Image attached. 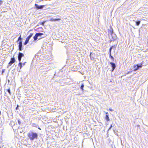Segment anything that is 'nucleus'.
<instances>
[{"mask_svg": "<svg viewBox=\"0 0 148 148\" xmlns=\"http://www.w3.org/2000/svg\"><path fill=\"white\" fill-rule=\"evenodd\" d=\"M27 135L29 139L32 140H33L34 139H37L38 137V134L33 131H30Z\"/></svg>", "mask_w": 148, "mask_h": 148, "instance_id": "obj_1", "label": "nucleus"}, {"mask_svg": "<svg viewBox=\"0 0 148 148\" xmlns=\"http://www.w3.org/2000/svg\"><path fill=\"white\" fill-rule=\"evenodd\" d=\"M142 67V64L140 65H139L137 64L135 66H134V71H136L138 70L139 68H141Z\"/></svg>", "mask_w": 148, "mask_h": 148, "instance_id": "obj_2", "label": "nucleus"}, {"mask_svg": "<svg viewBox=\"0 0 148 148\" xmlns=\"http://www.w3.org/2000/svg\"><path fill=\"white\" fill-rule=\"evenodd\" d=\"M15 61V59L14 57H13L11 59V60L10 62L9 63L8 66H10Z\"/></svg>", "mask_w": 148, "mask_h": 148, "instance_id": "obj_3", "label": "nucleus"}, {"mask_svg": "<svg viewBox=\"0 0 148 148\" xmlns=\"http://www.w3.org/2000/svg\"><path fill=\"white\" fill-rule=\"evenodd\" d=\"M35 5L37 9H42L45 6V5H38L37 4H35Z\"/></svg>", "mask_w": 148, "mask_h": 148, "instance_id": "obj_4", "label": "nucleus"}, {"mask_svg": "<svg viewBox=\"0 0 148 148\" xmlns=\"http://www.w3.org/2000/svg\"><path fill=\"white\" fill-rule=\"evenodd\" d=\"M110 64H111V65L112 67V71H113L115 69L116 67V65L114 63L112 62H110Z\"/></svg>", "mask_w": 148, "mask_h": 148, "instance_id": "obj_5", "label": "nucleus"}, {"mask_svg": "<svg viewBox=\"0 0 148 148\" xmlns=\"http://www.w3.org/2000/svg\"><path fill=\"white\" fill-rule=\"evenodd\" d=\"M22 41H20L19 42L18 48L19 51L22 50Z\"/></svg>", "mask_w": 148, "mask_h": 148, "instance_id": "obj_6", "label": "nucleus"}, {"mask_svg": "<svg viewBox=\"0 0 148 148\" xmlns=\"http://www.w3.org/2000/svg\"><path fill=\"white\" fill-rule=\"evenodd\" d=\"M26 63V62H24L23 64H22L21 62H19L18 65V66H20V69L22 68V65L23 66L25 65Z\"/></svg>", "mask_w": 148, "mask_h": 148, "instance_id": "obj_7", "label": "nucleus"}, {"mask_svg": "<svg viewBox=\"0 0 148 148\" xmlns=\"http://www.w3.org/2000/svg\"><path fill=\"white\" fill-rule=\"evenodd\" d=\"M23 56L24 54L23 53L19 52L18 54V57L21 58Z\"/></svg>", "mask_w": 148, "mask_h": 148, "instance_id": "obj_8", "label": "nucleus"}, {"mask_svg": "<svg viewBox=\"0 0 148 148\" xmlns=\"http://www.w3.org/2000/svg\"><path fill=\"white\" fill-rule=\"evenodd\" d=\"M29 40L28 39L26 38V40H25V41L24 43V45H27V43H28V42H29Z\"/></svg>", "mask_w": 148, "mask_h": 148, "instance_id": "obj_9", "label": "nucleus"}, {"mask_svg": "<svg viewBox=\"0 0 148 148\" xmlns=\"http://www.w3.org/2000/svg\"><path fill=\"white\" fill-rule=\"evenodd\" d=\"M106 119L107 121H110V119L109 118L108 115H106Z\"/></svg>", "mask_w": 148, "mask_h": 148, "instance_id": "obj_10", "label": "nucleus"}, {"mask_svg": "<svg viewBox=\"0 0 148 148\" xmlns=\"http://www.w3.org/2000/svg\"><path fill=\"white\" fill-rule=\"evenodd\" d=\"M84 84L82 83L81 86L80 87V88L81 89V90H82V91H83V90H84L83 88H84Z\"/></svg>", "mask_w": 148, "mask_h": 148, "instance_id": "obj_11", "label": "nucleus"}, {"mask_svg": "<svg viewBox=\"0 0 148 148\" xmlns=\"http://www.w3.org/2000/svg\"><path fill=\"white\" fill-rule=\"evenodd\" d=\"M36 34L37 35V36H41V35H43V33H40V32L37 33H36Z\"/></svg>", "mask_w": 148, "mask_h": 148, "instance_id": "obj_12", "label": "nucleus"}, {"mask_svg": "<svg viewBox=\"0 0 148 148\" xmlns=\"http://www.w3.org/2000/svg\"><path fill=\"white\" fill-rule=\"evenodd\" d=\"M38 37V36L36 34L35 35V36L34 37V40H36L37 39Z\"/></svg>", "mask_w": 148, "mask_h": 148, "instance_id": "obj_13", "label": "nucleus"}, {"mask_svg": "<svg viewBox=\"0 0 148 148\" xmlns=\"http://www.w3.org/2000/svg\"><path fill=\"white\" fill-rule=\"evenodd\" d=\"M32 35L33 34L31 33L30 34L27 38L29 40L31 38L32 36Z\"/></svg>", "mask_w": 148, "mask_h": 148, "instance_id": "obj_14", "label": "nucleus"}, {"mask_svg": "<svg viewBox=\"0 0 148 148\" xmlns=\"http://www.w3.org/2000/svg\"><path fill=\"white\" fill-rule=\"evenodd\" d=\"M140 21H136V24L138 26L140 23Z\"/></svg>", "mask_w": 148, "mask_h": 148, "instance_id": "obj_15", "label": "nucleus"}, {"mask_svg": "<svg viewBox=\"0 0 148 148\" xmlns=\"http://www.w3.org/2000/svg\"><path fill=\"white\" fill-rule=\"evenodd\" d=\"M114 47V46H112L111 47H110V50H109V53L110 54H111V50Z\"/></svg>", "mask_w": 148, "mask_h": 148, "instance_id": "obj_16", "label": "nucleus"}, {"mask_svg": "<svg viewBox=\"0 0 148 148\" xmlns=\"http://www.w3.org/2000/svg\"><path fill=\"white\" fill-rule=\"evenodd\" d=\"M114 47V46H112L111 47H110V50H109V53L110 54H111V50Z\"/></svg>", "mask_w": 148, "mask_h": 148, "instance_id": "obj_17", "label": "nucleus"}, {"mask_svg": "<svg viewBox=\"0 0 148 148\" xmlns=\"http://www.w3.org/2000/svg\"><path fill=\"white\" fill-rule=\"evenodd\" d=\"M113 30L112 29V30H110L109 32V35L110 34L111 35H112V34L113 33Z\"/></svg>", "mask_w": 148, "mask_h": 148, "instance_id": "obj_18", "label": "nucleus"}, {"mask_svg": "<svg viewBox=\"0 0 148 148\" xmlns=\"http://www.w3.org/2000/svg\"><path fill=\"white\" fill-rule=\"evenodd\" d=\"M32 127H37V126H38L35 123H32Z\"/></svg>", "mask_w": 148, "mask_h": 148, "instance_id": "obj_19", "label": "nucleus"}, {"mask_svg": "<svg viewBox=\"0 0 148 148\" xmlns=\"http://www.w3.org/2000/svg\"><path fill=\"white\" fill-rule=\"evenodd\" d=\"M21 35L20 36L18 37V41H17V42H18V41L19 40H21L22 38H21Z\"/></svg>", "mask_w": 148, "mask_h": 148, "instance_id": "obj_20", "label": "nucleus"}, {"mask_svg": "<svg viewBox=\"0 0 148 148\" xmlns=\"http://www.w3.org/2000/svg\"><path fill=\"white\" fill-rule=\"evenodd\" d=\"M110 58L112 59H114V58L112 56L111 54H110Z\"/></svg>", "mask_w": 148, "mask_h": 148, "instance_id": "obj_21", "label": "nucleus"}, {"mask_svg": "<svg viewBox=\"0 0 148 148\" xmlns=\"http://www.w3.org/2000/svg\"><path fill=\"white\" fill-rule=\"evenodd\" d=\"M49 21H54V19L53 18H51L50 19Z\"/></svg>", "mask_w": 148, "mask_h": 148, "instance_id": "obj_22", "label": "nucleus"}, {"mask_svg": "<svg viewBox=\"0 0 148 148\" xmlns=\"http://www.w3.org/2000/svg\"><path fill=\"white\" fill-rule=\"evenodd\" d=\"M60 20V18H55L54 19V21H59Z\"/></svg>", "mask_w": 148, "mask_h": 148, "instance_id": "obj_23", "label": "nucleus"}, {"mask_svg": "<svg viewBox=\"0 0 148 148\" xmlns=\"http://www.w3.org/2000/svg\"><path fill=\"white\" fill-rule=\"evenodd\" d=\"M18 123L19 125H20V124H21V122L20 121V120H18Z\"/></svg>", "mask_w": 148, "mask_h": 148, "instance_id": "obj_24", "label": "nucleus"}, {"mask_svg": "<svg viewBox=\"0 0 148 148\" xmlns=\"http://www.w3.org/2000/svg\"><path fill=\"white\" fill-rule=\"evenodd\" d=\"M18 60L19 62H20V61H21V58H18Z\"/></svg>", "mask_w": 148, "mask_h": 148, "instance_id": "obj_25", "label": "nucleus"}, {"mask_svg": "<svg viewBox=\"0 0 148 148\" xmlns=\"http://www.w3.org/2000/svg\"><path fill=\"white\" fill-rule=\"evenodd\" d=\"M112 127V125H110V127L109 128V129L108 130V131L111 129V128Z\"/></svg>", "mask_w": 148, "mask_h": 148, "instance_id": "obj_26", "label": "nucleus"}, {"mask_svg": "<svg viewBox=\"0 0 148 148\" xmlns=\"http://www.w3.org/2000/svg\"><path fill=\"white\" fill-rule=\"evenodd\" d=\"M8 93H9L10 94V89H8Z\"/></svg>", "mask_w": 148, "mask_h": 148, "instance_id": "obj_27", "label": "nucleus"}, {"mask_svg": "<svg viewBox=\"0 0 148 148\" xmlns=\"http://www.w3.org/2000/svg\"><path fill=\"white\" fill-rule=\"evenodd\" d=\"M3 3V1H1V0H0V5H1Z\"/></svg>", "mask_w": 148, "mask_h": 148, "instance_id": "obj_28", "label": "nucleus"}, {"mask_svg": "<svg viewBox=\"0 0 148 148\" xmlns=\"http://www.w3.org/2000/svg\"><path fill=\"white\" fill-rule=\"evenodd\" d=\"M91 54H92V53L91 52L90 53V58H91V60H92V59L91 58V56H92V55H91Z\"/></svg>", "mask_w": 148, "mask_h": 148, "instance_id": "obj_29", "label": "nucleus"}, {"mask_svg": "<svg viewBox=\"0 0 148 148\" xmlns=\"http://www.w3.org/2000/svg\"><path fill=\"white\" fill-rule=\"evenodd\" d=\"M109 110L111 111H113L112 109L110 108H109Z\"/></svg>", "mask_w": 148, "mask_h": 148, "instance_id": "obj_30", "label": "nucleus"}, {"mask_svg": "<svg viewBox=\"0 0 148 148\" xmlns=\"http://www.w3.org/2000/svg\"><path fill=\"white\" fill-rule=\"evenodd\" d=\"M18 105H17V107L16 108V109L17 110L18 109Z\"/></svg>", "mask_w": 148, "mask_h": 148, "instance_id": "obj_31", "label": "nucleus"}, {"mask_svg": "<svg viewBox=\"0 0 148 148\" xmlns=\"http://www.w3.org/2000/svg\"><path fill=\"white\" fill-rule=\"evenodd\" d=\"M105 113H106V115H108V112H106Z\"/></svg>", "mask_w": 148, "mask_h": 148, "instance_id": "obj_32", "label": "nucleus"}, {"mask_svg": "<svg viewBox=\"0 0 148 148\" xmlns=\"http://www.w3.org/2000/svg\"><path fill=\"white\" fill-rule=\"evenodd\" d=\"M45 23V22H44H44H42V24H44Z\"/></svg>", "mask_w": 148, "mask_h": 148, "instance_id": "obj_33", "label": "nucleus"}, {"mask_svg": "<svg viewBox=\"0 0 148 148\" xmlns=\"http://www.w3.org/2000/svg\"><path fill=\"white\" fill-rule=\"evenodd\" d=\"M91 58L92 59V60L93 59V58H92V56H91Z\"/></svg>", "mask_w": 148, "mask_h": 148, "instance_id": "obj_34", "label": "nucleus"}, {"mask_svg": "<svg viewBox=\"0 0 148 148\" xmlns=\"http://www.w3.org/2000/svg\"><path fill=\"white\" fill-rule=\"evenodd\" d=\"M38 128V129L41 130V129H40V128L39 127Z\"/></svg>", "mask_w": 148, "mask_h": 148, "instance_id": "obj_35", "label": "nucleus"}, {"mask_svg": "<svg viewBox=\"0 0 148 148\" xmlns=\"http://www.w3.org/2000/svg\"><path fill=\"white\" fill-rule=\"evenodd\" d=\"M0 148H1V147H0Z\"/></svg>", "mask_w": 148, "mask_h": 148, "instance_id": "obj_36", "label": "nucleus"}]
</instances>
